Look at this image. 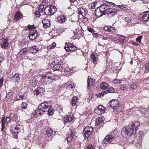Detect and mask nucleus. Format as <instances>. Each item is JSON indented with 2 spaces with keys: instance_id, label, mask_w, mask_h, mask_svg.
<instances>
[{
  "instance_id": "6e6552de",
  "label": "nucleus",
  "mask_w": 149,
  "mask_h": 149,
  "mask_svg": "<svg viewBox=\"0 0 149 149\" xmlns=\"http://www.w3.org/2000/svg\"><path fill=\"white\" fill-rule=\"evenodd\" d=\"M56 10L57 9L54 6L49 5L45 7L44 12L46 15H54Z\"/></svg>"
},
{
  "instance_id": "412c9836",
  "label": "nucleus",
  "mask_w": 149,
  "mask_h": 149,
  "mask_svg": "<svg viewBox=\"0 0 149 149\" xmlns=\"http://www.w3.org/2000/svg\"><path fill=\"white\" fill-rule=\"evenodd\" d=\"M66 18L65 16H59L57 17V19L58 22L63 23L66 20Z\"/></svg>"
},
{
  "instance_id": "f3484780",
  "label": "nucleus",
  "mask_w": 149,
  "mask_h": 149,
  "mask_svg": "<svg viewBox=\"0 0 149 149\" xmlns=\"http://www.w3.org/2000/svg\"><path fill=\"white\" fill-rule=\"evenodd\" d=\"M104 107L101 105H99L98 107L95 109V112L98 115L101 114L104 111Z\"/></svg>"
},
{
  "instance_id": "69168bd1",
  "label": "nucleus",
  "mask_w": 149,
  "mask_h": 149,
  "mask_svg": "<svg viewBox=\"0 0 149 149\" xmlns=\"http://www.w3.org/2000/svg\"><path fill=\"white\" fill-rule=\"evenodd\" d=\"M136 40L139 42H140V36L136 39Z\"/></svg>"
},
{
  "instance_id": "ddd939ff",
  "label": "nucleus",
  "mask_w": 149,
  "mask_h": 149,
  "mask_svg": "<svg viewBox=\"0 0 149 149\" xmlns=\"http://www.w3.org/2000/svg\"><path fill=\"white\" fill-rule=\"evenodd\" d=\"M11 80L15 83H18L20 80L19 75L18 73H16L11 77Z\"/></svg>"
},
{
  "instance_id": "9b49d317",
  "label": "nucleus",
  "mask_w": 149,
  "mask_h": 149,
  "mask_svg": "<svg viewBox=\"0 0 149 149\" xmlns=\"http://www.w3.org/2000/svg\"><path fill=\"white\" fill-rule=\"evenodd\" d=\"M149 19V11L143 12L140 14V21L143 22H147Z\"/></svg>"
},
{
  "instance_id": "052dcab7",
  "label": "nucleus",
  "mask_w": 149,
  "mask_h": 149,
  "mask_svg": "<svg viewBox=\"0 0 149 149\" xmlns=\"http://www.w3.org/2000/svg\"><path fill=\"white\" fill-rule=\"evenodd\" d=\"M120 38L122 39V40H123V42H124V40L125 39V37L121 35L120 36Z\"/></svg>"
},
{
  "instance_id": "bb28decb",
  "label": "nucleus",
  "mask_w": 149,
  "mask_h": 149,
  "mask_svg": "<svg viewBox=\"0 0 149 149\" xmlns=\"http://www.w3.org/2000/svg\"><path fill=\"white\" fill-rule=\"evenodd\" d=\"M100 87L102 89L105 90L108 88L109 86L106 83L102 82L100 84Z\"/></svg>"
},
{
  "instance_id": "49530a36",
  "label": "nucleus",
  "mask_w": 149,
  "mask_h": 149,
  "mask_svg": "<svg viewBox=\"0 0 149 149\" xmlns=\"http://www.w3.org/2000/svg\"><path fill=\"white\" fill-rule=\"evenodd\" d=\"M4 56L3 55L0 53V63H1L4 59Z\"/></svg>"
},
{
  "instance_id": "f257e3e1",
  "label": "nucleus",
  "mask_w": 149,
  "mask_h": 149,
  "mask_svg": "<svg viewBox=\"0 0 149 149\" xmlns=\"http://www.w3.org/2000/svg\"><path fill=\"white\" fill-rule=\"evenodd\" d=\"M140 122L138 121H135L134 123H131L126 127H123L121 134L124 137L127 136H130L132 134H135L136 131L139 128Z\"/></svg>"
},
{
  "instance_id": "e433bc0d",
  "label": "nucleus",
  "mask_w": 149,
  "mask_h": 149,
  "mask_svg": "<svg viewBox=\"0 0 149 149\" xmlns=\"http://www.w3.org/2000/svg\"><path fill=\"white\" fill-rule=\"evenodd\" d=\"M107 93V91H103L101 92V93L97 94V96L98 97H101V96H103L104 94H106Z\"/></svg>"
},
{
  "instance_id": "338daca9",
  "label": "nucleus",
  "mask_w": 149,
  "mask_h": 149,
  "mask_svg": "<svg viewBox=\"0 0 149 149\" xmlns=\"http://www.w3.org/2000/svg\"><path fill=\"white\" fill-rule=\"evenodd\" d=\"M108 31L110 32H111V29H110V26H108Z\"/></svg>"
},
{
  "instance_id": "6ab92c4d",
  "label": "nucleus",
  "mask_w": 149,
  "mask_h": 149,
  "mask_svg": "<svg viewBox=\"0 0 149 149\" xmlns=\"http://www.w3.org/2000/svg\"><path fill=\"white\" fill-rule=\"evenodd\" d=\"M23 16L21 12L19 11L17 12L15 14L14 19L15 20L18 21L23 17Z\"/></svg>"
},
{
  "instance_id": "8fccbe9b",
  "label": "nucleus",
  "mask_w": 149,
  "mask_h": 149,
  "mask_svg": "<svg viewBox=\"0 0 149 149\" xmlns=\"http://www.w3.org/2000/svg\"><path fill=\"white\" fill-rule=\"evenodd\" d=\"M86 149H95L94 147L92 145H89Z\"/></svg>"
},
{
  "instance_id": "20e7f679",
  "label": "nucleus",
  "mask_w": 149,
  "mask_h": 149,
  "mask_svg": "<svg viewBox=\"0 0 149 149\" xmlns=\"http://www.w3.org/2000/svg\"><path fill=\"white\" fill-rule=\"evenodd\" d=\"M119 103L118 100L117 99H113L110 100V102L107 105V108H111L114 110L117 109L118 112L122 111V107L120 109V107H119Z\"/></svg>"
},
{
  "instance_id": "de8ad7c7",
  "label": "nucleus",
  "mask_w": 149,
  "mask_h": 149,
  "mask_svg": "<svg viewBox=\"0 0 149 149\" xmlns=\"http://www.w3.org/2000/svg\"><path fill=\"white\" fill-rule=\"evenodd\" d=\"M28 28L29 29L32 30L33 29H34L35 28L34 27V25H28Z\"/></svg>"
},
{
  "instance_id": "5fc2aeb1",
  "label": "nucleus",
  "mask_w": 149,
  "mask_h": 149,
  "mask_svg": "<svg viewBox=\"0 0 149 149\" xmlns=\"http://www.w3.org/2000/svg\"><path fill=\"white\" fill-rule=\"evenodd\" d=\"M56 44L55 42H54L53 44L52 45L50 46L49 47H50V48L51 49H53L56 46Z\"/></svg>"
},
{
  "instance_id": "393cba45",
  "label": "nucleus",
  "mask_w": 149,
  "mask_h": 149,
  "mask_svg": "<svg viewBox=\"0 0 149 149\" xmlns=\"http://www.w3.org/2000/svg\"><path fill=\"white\" fill-rule=\"evenodd\" d=\"M21 128V126L19 125H17L15 127L14 130H11V132L16 134H18L19 132H20Z\"/></svg>"
},
{
  "instance_id": "2eb2a0df",
  "label": "nucleus",
  "mask_w": 149,
  "mask_h": 149,
  "mask_svg": "<svg viewBox=\"0 0 149 149\" xmlns=\"http://www.w3.org/2000/svg\"><path fill=\"white\" fill-rule=\"evenodd\" d=\"M95 84V82L94 79L91 78H89V77L87 80L88 88L89 89L93 87Z\"/></svg>"
},
{
  "instance_id": "a18cd8bd",
  "label": "nucleus",
  "mask_w": 149,
  "mask_h": 149,
  "mask_svg": "<svg viewBox=\"0 0 149 149\" xmlns=\"http://www.w3.org/2000/svg\"><path fill=\"white\" fill-rule=\"evenodd\" d=\"M94 4L93 3H90L88 5L89 8L91 9L94 8L95 6H94Z\"/></svg>"
},
{
  "instance_id": "13d9d810",
  "label": "nucleus",
  "mask_w": 149,
  "mask_h": 149,
  "mask_svg": "<svg viewBox=\"0 0 149 149\" xmlns=\"http://www.w3.org/2000/svg\"><path fill=\"white\" fill-rule=\"evenodd\" d=\"M73 88V87L72 85L70 84H69L67 87V88L68 89H70V88L72 89Z\"/></svg>"
},
{
  "instance_id": "864d4df0",
  "label": "nucleus",
  "mask_w": 149,
  "mask_h": 149,
  "mask_svg": "<svg viewBox=\"0 0 149 149\" xmlns=\"http://www.w3.org/2000/svg\"><path fill=\"white\" fill-rule=\"evenodd\" d=\"M87 30L89 32L92 33H94V32H95V31L93 30V29L91 28L88 27Z\"/></svg>"
},
{
  "instance_id": "0e129e2a",
  "label": "nucleus",
  "mask_w": 149,
  "mask_h": 149,
  "mask_svg": "<svg viewBox=\"0 0 149 149\" xmlns=\"http://www.w3.org/2000/svg\"><path fill=\"white\" fill-rule=\"evenodd\" d=\"M144 134V133L143 132H142L140 131V137L142 136H143Z\"/></svg>"
},
{
  "instance_id": "4468645a",
  "label": "nucleus",
  "mask_w": 149,
  "mask_h": 149,
  "mask_svg": "<svg viewBox=\"0 0 149 149\" xmlns=\"http://www.w3.org/2000/svg\"><path fill=\"white\" fill-rule=\"evenodd\" d=\"M38 35L37 32L35 30H32L31 31L29 35V38L30 40H34L36 38Z\"/></svg>"
},
{
  "instance_id": "f8f14e48",
  "label": "nucleus",
  "mask_w": 149,
  "mask_h": 149,
  "mask_svg": "<svg viewBox=\"0 0 149 149\" xmlns=\"http://www.w3.org/2000/svg\"><path fill=\"white\" fill-rule=\"evenodd\" d=\"M64 48L67 52L73 51L76 49V47L74 45L66 42Z\"/></svg>"
},
{
  "instance_id": "c85d7f7f",
  "label": "nucleus",
  "mask_w": 149,
  "mask_h": 149,
  "mask_svg": "<svg viewBox=\"0 0 149 149\" xmlns=\"http://www.w3.org/2000/svg\"><path fill=\"white\" fill-rule=\"evenodd\" d=\"M13 98V93L11 92H9L7 94L5 100H8L7 99L9 100H11Z\"/></svg>"
},
{
  "instance_id": "09e8293b",
  "label": "nucleus",
  "mask_w": 149,
  "mask_h": 149,
  "mask_svg": "<svg viewBox=\"0 0 149 149\" xmlns=\"http://www.w3.org/2000/svg\"><path fill=\"white\" fill-rule=\"evenodd\" d=\"M113 82L115 83H119L121 84V80H120L118 79H116L113 80Z\"/></svg>"
},
{
  "instance_id": "774afa93",
  "label": "nucleus",
  "mask_w": 149,
  "mask_h": 149,
  "mask_svg": "<svg viewBox=\"0 0 149 149\" xmlns=\"http://www.w3.org/2000/svg\"><path fill=\"white\" fill-rule=\"evenodd\" d=\"M3 38L2 36L1 35H0V40H2L3 39Z\"/></svg>"
},
{
  "instance_id": "72a5a7b5",
  "label": "nucleus",
  "mask_w": 149,
  "mask_h": 149,
  "mask_svg": "<svg viewBox=\"0 0 149 149\" xmlns=\"http://www.w3.org/2000/svg\"><path fill=\"white\" fill-rule=\"evenodd\" d=\"M137 87V84L136 83H132L131 85L130 89L131 90H135L136 88Z\"/></svg>"
},
{
  "instance_id": "7ed1b4c3",
  "label": "nucleus",
  "mask_w": 149,
  "mask_h": 149,
  "mask_svg": "<svg viewBox=\"0 0 149 149\" xmlns=\"http://www.w3.org/2000/svg\"><path fill=\"white\" fill-rule=\"evenodd\" d=\"M59 79V77L58 75L48 72L46 75L42 76V79L43 81L47 84H50Z\"/></svg>"
},
{
  "instance_id": "b1692460",
  "label": "nucleus",
  "mask_w": 149,
  "mask_h": 149,
  "mask_svg": "<svg viewBox=\"0 0 149 149\" xmlns=\"http://www.w3.org/2000/svg\"><path fill=\"white\" fill-rule=\"evenodd\" d=\"M73 118L70 116L66 115V116H65L64 118L63 122L65 124L70 122L72 120Z\"/></svg>"
},
{
  "instance_id": "e2e57ef3",
  "label": "nucleus",
  "mask_w": 149,
  "mask_h": 149,
  "mask_svg": "<svg viewBox=\"0 0 149 149\" xmlns=\"http://www.w3.org/2000/svg\"><path fill=\"white\" fill-rule=\"evenodd\" d=\"M92 34L95 37H97V36H98V33H95V32H94V33H92Z\"/></svg>"
},
{
  "instance_id": "a878e982",
  "label": "nucleus",
  "mask_w": 149,
  "mask_h": 149,
  "mask_svg": "<svg viewBox=\"0 0 149 149\" xmlns=\"http://www.w3.org/2000/svg\"><path fill=\"white\" fill-rule=\"evenodd\" d=\"M30 52L32 53H35L39 50L38 47L36 46H33L30 48Z\"/></svg>"
},
{
  "instance_id": "0eeeda50",
  "label": "nucleus",
  "mask_w": 149,
  "mask_h": 149,
  "mask_svg": "<svg viewBox=\"0 0 149 149\" xmlns=\"http://www.w3.org/2000/svg\"><path fill=\"white\" fill-rule=\"evenodd\" d=\"M62 63V61H58L57 60H55L51 64L50 66L54 71L59 70L62 69L63 68Z\"/></svg>"
},
{
  "instance_id": "4be33fe9",
  "label": "nucleus",
  "mask_w": 149,
  "mask_h": 149,
  "mask_svg": "<svg viewBox=\"0 0 149 149\" xmlns=\"http://www.w3.org/2000/svg\"><path fill=\"white\" fill-rule=\"evenodd\" d=\"M43 26L45 28H46L50 25V21L47 19H45L42 21Z\"/></svg>"
},
{
  "instance_id": "3c124183",
  "label": "nucleus",
  "mask_w": 149,
  "mask_h": 149,
  "mask_svg": "<svg viewBox=\"0 0 149 149\" xmlns=\"http://www.w3.org/2000/svg\"><path fill=\"white\" fill-rule=\"evenodd\" d=\"M120 88L123 90H125L127 89L126 86L125 85H121L120 86Z\"/></svg>"
},
{
  "instance_id": "9d476101",
  "label": "nucleus",
  "mask_w": 149,
  "mask_h": 149,
  "mask_svg": "<svg viewBox=\"0 0 149 149\" xmlns=\"http://www.w3.org/2000/svg\"><path fill=\"white\" fill-rule=\"evenodd\" d=\"M93 127H92L88 126L85 127L84 130V137L85 139H87L92 134L93 131Z\"/></svg>"
},
{
  "instance_id": "39448f33",
  "label": "nucleus",
  "mask_w": 149,
  "mask_h": 149,
  "mask_svg": "<svg viewBox=\"0 0 149 149\" xmlns=\"http://www.w3.org/2000/svg\"><path fill=\"white\" fill-rule=\"evenodd\" d=\"M108 7L106 6L105 3H103L98 7H97L95 10V15L97 17H99L103 15H106V9Z\"/></svg>"
},
{
  "instance_id": "c9c22d12",
  "label": "nucleus",
  "mask_w": 149,
  "mask_h": 149,
  "mask_svg": "<svg viewBox=\"0 0 149 149\" xmlns=\"http://www.w3.org/2000/svg\"><path fill=\"white\" fill-rule=\"evenodd\" d=\"M73 137V134L71 132V134H68L67 136V139L68 141L70 142L71 141Z\"/></svg>"
},
{
  "instance_id": "f03ea898",
  "label": "nucleus",
  "mask_w": 149,
  "mask_h": 149,
  "mask_svg": "<svg viewBox=\"0 0 149 149\" xmlns=\"http://www.w3.org/2000/svg\"><path fill=\"white\" fill-rule=\"evenodd\" d=\"M47 111L48 115L51 116L53 114L54 110L52 106L50 105L49 103L45 102L38 106L37 109L35 111V114L36 116H40Z\"/></svg>"
},
{
  "instance_id": "5701e85b",
  "label": "nucleus",
  "mask_w": 149,
  "mask_h": 149,
  "mask_svg": "<svg viewBox=\"0 0 149 149\" xmlns=\"http://www.w3.org/2000/svg\"><path fill=\"white\" fill-rule=\"evenodd\" d=\"M90 56L92 60L93 63L94 64H97V60L98 59L97 56L93 53L91 54Z\"/></svg>"
},
{
  "instance_id": "6e6d98bb",
  "label": "nucleus",
  "mask_w": 149,
  "mask_h": 149,
  "mask_svg": "<svg viewBox=\"0 0 149 149\" xmlns=\"http://www.w3.org/2000/svg\"><path fill=\"white\" fill-rule=\"evenodd\" d=\"M141 112H142L141 113L142 114V115L143 116H144L145 115V113H146V110H143V111L140 110V113Z\"/></svg>"
},
{
  "instance_id": "a211bd4d",
  "label": "nucleus",
  "mask_w": 149,
  "mask_h": 149,
  "mask_svg": "<svg viewBox=\"0 0 149 149\" xmlns=\"http://www.w3.org/2000/svg\"><path fill=\"white\" fill-rule=\"evenodd\" d=\"M8 40L4 39L2 40L1 43H0L1 48L4 49H6L8 47Z\"/></svg>"
},
{
  "instance_id": "473e14b6",
  "label": "nucleus",
  "mask_w": 149,
  "mask_h": 149,
  "mask_svg": "<svg viewBox=\"0 0 149 149\" xmlns=\"http://www.w3.org/2000/svg\"><path fill=\"white\" fill-rule=\"evenodd\" d=\"M72 70L70 69L68 67H66V68H63L61 71L64 72L66 74H68V72H71Z\"/></svg>"
},
{
  "instance_id": "c756f323",
  "label": "nucleus",
  "mask_w": 149,
  "mask_h": 149,
  "mask_svg": "<svg viewBox=\"0 0 149 149\" xmlns=\"http://www.w3.org/2000/svg\"><path fill=\"white\" fill-rule=\"evenodd\" d=\"M104 122L103 119L102 118H97L96 120V124L97 125H100Z\"/></svg>"
},
{
  "instance_id": "cd10ccee",
  "label": "nucleus",
  "mask_w": 149,
  "mask_h": 149,
  "mask_svg": "<svg viewBox=\"0 0 149 149\" xmlns=\"http://www.w3.org/2000/svg\"><path fill=\"white\" fill-rule=\"evenodd\" d=\"M5 117L3 116L2 117V119L1 120V131H3L5 129Z\"/></svg>"
},
{
  "instance_id": "c03bdc74",
  "label": "nucleus",
  "mask_w": 149,
  "mask_h": 149,
  "mask_svg": "<svg viewBox=\"0 0 149 149\" xmlns=\"http://www.w3.org/2000/svg\"><path fill=\"white\" fill-rule=\"evenodd\" d=\"M4 79L3 77H2L0 79V89L3 86Z\"/></svg>"
},
{
  "instance_id": "603ef678",
  "label": "nucleus",
  "mask_w": 149,
  "mask_h": 149,
  "mask_svg": "<svg viewBox=\"0 0 149 149\" xmlns=\"http://www.w3.org/2000/svg\"><path fill=\"white\" fill-rule=\"evenodd\" d=\"M10 117L8 116L5 118V121L7 123H9L10 120Z\"/></svg>"
},
{
  "instance_id": "79ce46f5",
  "label": "nucleus",
  "mask_w": 149,
  "mask_h": 149,
  "mask_svg": "<svg viewBox=\"0 0 149 149\" xmlns=\"http://www.w3.org/2000/svg\"><path fill=\"white\" fill-rule=\"evenodd\" d=\"M108 90H106L107 91V93H113L114 92V89L112 87H111L107 88Z\"/></svg>"
},
{
  "instance_id": "1a4fd4ad",
  "label": "nucleus",
  "mask_w": 149,
  "mask_h": 149,
  "mask_svg": "<svg viewBox=\"0 0 149 149\" xmlns=\"http://www.w3.org/2000/svg\"><path fill=\"white\" fill-rule=\"evenodd\" d=\"M115 139L116 137L112 135H108L105 137L104 139L103 142L106 144H113L116 142Z\"/></svg>"
},
{
  "instance_id": "dca6fc26",
  "label": "nucleus",
  "mask_w": 149,
  "mask_h": 149,
  "mask_svg": "<svg viewBox=\"0 0 149 149\" xmlns=\"http://www.w3.org/2000/svg\"><path fill=\"white\" fill-rule=\"evenodd\" d=\"M44 92V89L43 88L41 87H38L33 92L35 95H41V93Z\"/></svg>"
},
{
  "instance_id": "423d86ee",
  "label": "nucleus",
  "mask_w": 149,
  "mask_h": 149,
  "mask_svg": "<svg viewBox=\"0 0 149 149\" xmlns=\"http://www.w3.org/2000/svg\"><path fill=\"white\" fill-rule=\"evenodd\" d=\"M106 6H107V8L106 9V14H107L109 17L113 16L114 15L116 14L118 11L116 9H113L111 8L110 5L113 3L112 2H107L105 3Z\"/></svg>"
},
{
  "instance_id": "2f4dec72",
  "label": "nucleus",
  "mask_w": 149,
  "mask_h": 149,
  "mask_svg": "<svg viewBox=\"0 0 149 149\" xmlns=\"http://www.w3.org/2000/svg\"><path fill=\"white\" fill-rule=\"evenodd\" d=\"M77 96H74L73 97L71 102V104L72 106H75L76 104L77 101Z\"/></svg>"
},
{
  "instance_id": "58836bf2",
  "label": "nucleus",
  "mask_w": 149,
  "mask_h": 149,
  "mask_svg": "<svg viewBox=\"0 0 149 149\" xmlns=\"http://www.w3.org/2000/svg\"><path fill=\"white\" fill-rule=\"evenodd\" d=\"M143 68H144L145 71L144 72H148L149 71V63H146L144 67Z\"/></svg>"
},
{
  "instance_id": "a19ab883",
  "label": "nucleus",
  "mask_w": 149,
  "mask_h": 149,
  "mask_svg": "<svg viewBox=\"0 0 149 149\" xmlns=\"http://www.w3.org/2000/svg\"><path fill=\"white\" fill-rule=\"evenodd\" d=\"M27 107V104L26 102H23L22 103L21 108L23 109H25Z\"/></svg>"
},
{
  "instance_id": "bf43d9fd",
  "label": "nucleus",
  "mask_w": 149,
  "mask_h": 149,
  "mask_svg": "<svg viewBox=\"0 0 149 149\" xmlns=\"http://www.w3.org/2000/svg\"><path fill=\"white\" fill-rule=\"evenodd\" d=\"M40 11H36V13H35V14H36V16L38 17V16L39 15H40Z\"/></svg>"
},
{
  "instance_id": "4d7b16f0",
  "label": "nucleus",
  "mask_w": 149,
  "mask_h": 149,
  "mask_svg": "<svg viewBox=\"0 0 149 149\" xmlns=\"http://www.w3.org/2000/svg\"><path fill=\"white\" fill-rule=\"evenodd\" d=\"M110 27L111 29V32H113L115 29V28L111 26H110Z\"/></svg>"
},
{
  "instance_id": "7c9ffc66",
  "label": "nucleus",
  "mask_w": 149,
  "mask_h": 149,
  "mask_svg": "<svg viewBox=\"0 0 149 149\" xmlns=\"http://www.w3.org/2000/svg\"><path fill=\"white\" fill-rule=\"evenodd\" d=\"M78 12L79 15H81L83 16H85L86 14L84 9L82 8H79L78 9Z\"/></svg>"
},
{
  "instance_id": "680f3d73",
  "label": "nucleus",
  "mask_w": 149,
  "mask_h": 149,
  "mask_svg": "<svg viewBox=\"0 0 149 149\" xmlns=\"http://www.w3.org/2000/svg\"><path fill=\"white\" fill-rule=\"evenodd\" d=\"M108 26H105L104 27V30L106 31H108Z\"/></svg>"
},
{
  "instance_id": "37998d69",
  "label": "nucleus",
  "mask_w": 149,
  "mask_h": 149,
  "mask_svg": "<svg viewBox=\"0 0 149 149\" xmlns=\"http://www.w3.org/2000/svg\"><path fill=\"white\" fill-rule=\"evenodd\" d=\"M44 6L43 5H42L40 6L38 8L39 11L40 12H42L44 8Z\"/></svg>"
},
{
  "instance_id": "ea45409f",
  "label": "nucleus",
  "mask_w": 149,
  "mask_h": 149,
  "mask_svg": "<svg viewBox=\"0 0 149 149\" xmlns=\"http://www.w3.org/2000/svg\"><path fill=\"white\" fill-rule=\"evenodd\" d=\"M28 49L26 48H24L22 49V50H20V52H19V54H25L27 51Z\"/></svg>"
},
{
  "instance_id": "f704fd0d",
  "label": "nucleus",
  "mask_w": 149,
  "mask_h": 149,
  "mask_svg": "<svg viewBox=\"0 0 149 149\" xmlns=\"http://www.w3.org/2000/svg\"><path fill=\"white\" fill-rule=\"evenodd\" d=\"M24 96L23 94L21 93H19L16 95L15 99L17 100H22Z\"/></svg>"
},
{
  "instance_id": "aec40b11",
  "label": "nucleus",
  "mask_w": 149,
  "mask_h": 149,
  "mask_svg": "<svg viewBox=\"0 0 149 149\" xmlns=\"http://www.w3.org/2000/svg\"><path fill=\"white\" fill-rule=\"evenodd\" d=\"M44 131L45 132L47 136L49 137H50L53 133L52 130L50 128L44 129Z\"/></svg>"
},
{
  "instance_id": "4c0bfd02",
  "label": "nucleus",
  "mask_w": 149,
  "mask_h": 149,
  "mask_svg": "<svg viewBox=\"0 0 149 149\" xmlns=\"http://www.w3.org/2000/svg\"><path fill=\"white\" fill-rule=\"evenodd\" d=\"M117 6L120 8L124 10H127V6L126 5L123 4L121 5H118Z\"/></svg>"
}]
</instances>
